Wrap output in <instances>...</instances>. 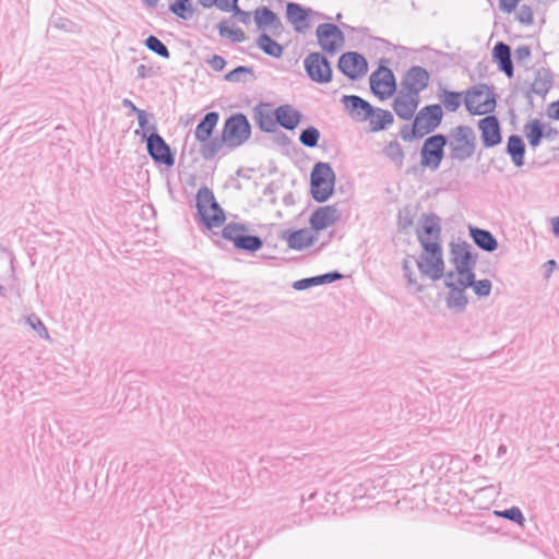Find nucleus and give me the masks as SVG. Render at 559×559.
Here are the masks:
<instances>
[{"instance_id":"obj_40","label":"nucleus","mask_w":559,"mask_h":559,"mask_svg":"<svg viewBox=\"0 0 559 559\" xmlns=\"http://www.w3.org/2000/svg\"><path fill=\"white\" fill-rule=\"evenodd\" d=\"M224 144L227 146V141H223V134L221 133L219 138H211L207 142L202 143L200 153L204 159H212Z\"/></svg>"},{"instance_id":"obj_34","label":"nucleus","mask_w":559,"mask_h":559,"mask_svg":"<svg viewBox=\"0 0 559 559\" xmlns=\"http://www.w3.org/2000/svg\"><path fill=\"white\" fill-rule=\"evenodd\" d=\"M544 129L545 123H543L537 118L531 119L524 124L523 131L527 139L528 145L532 148H536L540 145L542 140L544 139Z\"/></svg>"},{"instance_id":"obj_20","label":"nucleus","mask_w":559,"mask_h":559,"mask_svg":"<svg viewBox=\"0 0 559 559\" xmlns=\"http://www.w3.org/2000/svg\"><path fill=\"white\" fill-rule=\"evenodd\" d=\"M252 118L257 127L264 133L275 132L277 124L272 104L260 102L252 108Z\"/></svg>"},{"instance_id":"obj_43","label":"nucleus","mask_w":559,"mask_h":559,"mask_svg":"<svg viewBox=\"0 0 559 559\" xmlns=\"http://www.w3.org/2000/svg\"><path fill=\"white\" fill-rule=\"evenodd\" d=\"M495 514L499 518L506 519L510 522L518 524L523 527L525 524V516L519 507H511L501 511H495Z\"/></svg>"},{"instance_id":"obj_11","label":"nucleus","mask_w":559,"mask_h":559,"mask_svg":"<svg viewBox=\"0 0 559 559\" xmlns=\"http://www.w3.org/2000/svg\"><path fill=\"white\" fill-rule=\"evenodd\" d=\"M369 83L371 93L381 100L393 96L397 87L393 71L383 64L370 74Z\"/></svg>"},{"instance_id":"obj_24","label":"nucleus","mask_w":559,"mask_h":559,"mask_svg":"<svg viewBox=\"0 0 559 559\" xmlns=\"http://www.w3.org/2000/svg\"><path fill=\"white\" fill-rule=\"evenodd\" d=\"M491 56L498 70L504 73L508 79H512L514 75V66L511 47L504 41H497L492 48Z\"/></svg>"},{"instance_id":"obj_21","label":"nucleus","mask_w":559,"mask_h":559,"mask_svg":"<svg viewBox=\"0 0 559 559\" xmlns=\"http://www.w3.org/2000/svg\"><path fill=\"white\" fill-rule=\"evenodd\" d=\"M278 238L285 240L289 249L302 250L316 242L317 235L307 228L284 229L280 233Z\"/></svg>"},{"instance_id":"obj_56","label":"nucleus","mask_w":559,"mask_h":559,"mask_svg":"<svg viewBox=\"0 0 559 559\" xmlns=\"http://www.w3.org/2000/svg\"><path fill=\"white\" fill-rule=\"evenodd\" d=\"M530 57H531V48L527 45L519 46L514 50V58H515L516 62H519V63Z\"/></svg>"},{"instance_id":"obj_59","label":"nucleus","mask_w":559,"mask_h":559,"mask_svg":"<svg viewBox=\"0 0 559 559\" xmlns=\"http://www.w3.org/2000/svg\"><path fill=\"white\" fill-rule=\"evenodd\" d=\"M229 39L233 43H241V41H243L246 39V34H245V32L241 28H234L229 33Z\"/></svg>"},{"instance_id":"obj_32","label":"nucleus","mask_w":559,"mask_h":559,"mask_svg":"<svg viewBox=\"0 0 559 559\" xmlns=\"http://www.w3.org/2000/svg\"><path fill=\"white\" fill-rule=\"evenodd\" d=\"M218 120L219 114L217 111L206 112L195 128V140L201 143L207 142L212 138L213 131L216 128Z\"/></svg>"},{"instance_id":"obj_47","label":"nucleus","mask_w":559,"mask_h":559,"mask_svg":"<svg viewBox=\"0 0 559 559\" xmlns=\"http://www.w3.org/2000/svg\"><path fill=\"white\" fill-rule=\"evenodd\" d=\"M475 267H467L463 270L456 271L457 278L456 282L467 288H473V286L476 284L478 280H476V275L474 273Z\"/></svg>"},{"instance_id":"obj_63","label":"nucleus","mask_w":559,"mask_h":559,"mask_svg":"<svg viewBox=\"0 0 559 559\" xmlns=\"http://www.w3.org/2000/svg\"><path fill=\"white\" fill-rule=\"evenodd\" d=\"M136 75L139 79H145V78L150 76L147 68L144 64H140L136 68Z\"/></svg>"},{"instance_id":"obj_37","label":"nucleus","mask_w":559,"mask_h":559,"mask_svg":"<svg viewBox=\"0 0 559 559\" xmlns=\"http://www.w3.org/2000/svg\"><path fill=\"white\" fill-rule=\"evenodd\" d=\"M383 155L390 159L396 168H402L404 164V151L396 140L390 141L382 150Z\"/></svg>"},{"instance_id":"obj_29","label":"nucleus","mask_w":559,"mask_h":559,"mask_svg":"<svg viewBox=\"0 0 559 559\" xmlns=\"http://www.w3.org/2000/svg\"><path fill=\"white\" fill-rule=\"evenodd\" d=\"M421 231H417V236L420 234L428 241H441V218L436 213H425L420 217Z\"/></svg>"},{"instance_id":"obj_27","label":"nucleus","mask_w":559,"mask_h":559,"mask_svg":"<svg viewBox=\"0 0 559 559\" xmlns=\"http://www.w3.org/2000/svg\"><path fill=\"white\" fill-rule=\"evenodd\" d=\"M419 104V97L409 95L403 92L396 96L392 103V108L399 118L403 120H411L415 117V111Z\"/></svg>"},{"instance_id":"obj_44","label":"nucleus","mask_w":559,"mask_h":559,"mask_svg":"<svg viewBox=\"0 0 559 559\" xmlns=\"http://www.w3.org/2000/svg\"><path fill=\"white\" fill-rule=\"evenodd\" d=\"M146 48L157 56L169 59L170 52L167 46L156 36L150 35L144 41Z\"/></svg>"},{"instance_id":"obj_54","label":"nucleus","mask_w":559,"mask_h":559,"mask_svg":"<svg viewBox=\"0 0 559 559\" xmlns=\"http://www.w3.org/2000/svg\"><path fill=\"white\" fill-rule=\"evenodd\" d=\"M230 12H233L234 16L245 25H248L251 22V13L242 10L238 4H235V9L230 10Z\"/></svg>"},{"instance_id":"obj_39","label":"nucleus","mask_w":559,"mask_h":559,"mask_svg":"<svg viewBox=\"0 0 559 559\" xmlns=\"http://www.w3.org/2000/svg\"><path fill=\"white\" fill-rule=\"evenodd\" d=\"M416 216V207L412 204H406L399 210L397 213V228L401 231L407 230L414 224Z\"/></svg>"},{"instance_id":"obj_52","label":"nucleus","mask_w":559,"mask_h":559,"mask_svg":"<svg viewBox=\"0 0 559 559\" xmlns=\"http://www.w3.org/2000/svg\"><path fill=\"white\" fill-rule=\"evenodd\" d=\"M492 284L489 280H478L473 286V290L478 298H486L490 295Z\"/></svg>"},{"instance_id":"obj_53","label":"nucleus","mask_w":559,"mask_h":559,"mask_svg":"<svg viewBox=\"0 0 559 559\" xmlns=\"http://www.w3.org/2000/svg\"><path fill=\"white\" fill-rule=\"evenodd\" d=\"M273 133V138H272V141L275 145L280 146V147H287L292 144V140L290 138L276 129L275 132H272Z\"/></svg>"},{"instance_id":"obj_64","label":"nucleus","mask_w":559,"mask_h":559,"mask_svg":"<svg viewBox=\"0 0 559 559\" xmlns=\"http://www.w3.org/2000/svg\"><path fill=\"white\" fill-rule=\"evenodd\" d=\"M551 231L556 237H559V216L551 219Z\"/></svg>"},{"instance_id":"obj_5","label":"nucleus","mask_w":559,"mask_h":559,"mask_svg":"<svg viewBox=\"0 0 559 559\" xmlns=\"http://www.w3.org/2000/svg\"><path fill=\"white\" fill-rule=\"evenodd\" d=\"M464 104L471 115L492 112L497 106L493 88L484 83L473 85L465 93Z\"/></svg>"},{"instance_id":"obj_42","label":"nucleus","mask_w":559,"mask_h":559,"mask_svg":"<svg viewBox=\"0 0 559 559\" xmlns=\"http://www.w3.org/2000/svg\"><path fill=\"white\" fill-rule=\"evenodd\" d=\"M321 133L318 128L313 126H309L306 129L301 130L299 134V142L309 148H313L318 146Z\"/></svg>"},{"instance_id":"obj_6","label":"nucleus","mask_w":559,"mask_h":559,"mask_svg":"<svg viewBox=\"0 0 559 559\" xmlns=\"http://www.w3.org/2000/svg\"><path fill=\"white\" fill-rule=\"evenodd\" d=\"M252 133L248 117L243 112H235L224 121L222 134L223 141H227L229 148H235L246 143Z\"/></svg>"},{"instance_id":"obj_38","label":"nucleus","mask_w":559,"mask_h":559,"mask_svg":"<svg viewBox=\"0 0 559 559\" xmlns=\"http://www.w3.org/2000/svg\"><path fill=\"white\" fill-rule=\"evenodd\" d=\"M462 96L463 93L461 92L443 88L442 93L439 95L442 104L441 107L444 106L448 111H456L462 105Z\"/></svg>"},{"instance_id":"obj_12","label":"nucleus","mask_w":559,"mask_h":559,"mask_svg":"<svg viewBox=\"0 0 559 559\" xmlns=\"http://www.w3.org/2000/svg\"><path fill=\"white\" fill-rule=\"evenodd\" d=\"M308 78L318 84H328L333 79L329 59L321 52H310L304 60Z\"/></svg>"},{"instance_id":"obj_45","label":"nucleus","mask_w":559,"mask_h":559,"mask_svg":"<svg viewBox=\"0 0 559 559\" xmlns=\"http://www.w3.org/2000/svg\"><path fill=\"white\" fill-rule=\"evenodd\" d=\"M146 111H139L138 123L139 129L134 131L135 135H139L143 141V136H147V134H152V132H158L156 123H148Z\"/></svg>"},{"instance_id":"obj_19","label":"nucleus","mask_w":559,"mask_h":559,"mask_svg":"<svg viewBox=\"0 0 559 559\" xmlns=\"http://www.w3.org/2000/svg\"><path fill=\"white\" fill-rule=\"evenodd\" d=\"M341 218V212L336 205H324L316 209L310 217V228L319 233L332 225H334Z\"/></svg>"},{"instance_id":"obj_8","label":"nucleus","mask_w":559,"mask_h":559,"mask_svg":"<svg viewBox=\"0 0 559 559\" xmlns=\"http://www.w3.org/2000/svg\"><path fill=\"white\" fill-rule=\"evenodd\" d=\"M246 231H248L246 224L230 222L224 226L222 237L233 242L239 251L255 253L263 247V240L257 235H246Z\"/></svg>"},{"instance_id":"obj_18","label":"nucleus","mask_w":559,"mask_h":559,"mask_svg":"<svg viewBox=\"0 0 559 559\" xmlns=\"http://www.w3.org/2000/svg\"><path fill=\"white\" fill-rule=\"evenodd\" d=\"M341 103L355 121H367L374 114V106L358 95H343Z\"/></svg>"},{"instance_id":"obj_22","label":"nucleus","mask_w":559,"mask_h":559,"mask_svg":"<svg viewBox=\"0 0 559 559\" xmlns=\"http://www.w3.org/2000/svg\"><path fill=\"white\" fill-rule=\"evenodd\" d=\"M254 23L258 29L269 28L274 36L281 35L284 29L281 19L269 7L261 5L254 10Z\"/></svg>"},{"instance_id":"obj_23","label":"nucleus","mask_w":559,"mask_h":559,"mask_svg":"<svg viewBox=\"0 0 559 559\" xmlns=\"http://www.w3.org/2000/svg\"><path fill=\"white\" fill-rule=\"evenodd\" d=\"M451 254L456 271L476 266L478 255L473 253L472 246L465 240L457 243L452 242Z\"/></svg>"},{"instance_id":"obj_15","label":"nucleus","mask_w":559,"mask_h":559,"mask_svg":"<svg viewBox=\"0 0 559 559\" xmlns=\"http://www.w3.org/2000/svg\"><path fill=\"white\" fill-rule=\"evenodd\" d=\"M430 74L420 66H412L403 75L401 81V91L415 97H419L420 92L429 85Z\"/></svg>"},{"instance_id":"obj_48","label":"nucleus","mask_w":559,"mask_h":559,"mask_svg":"<svg viewBox=\"0 0 559 559\" xmlns=\"http://www.w3.org/2000/svg\"><path fill=\"white\" fill-rule=\"evenodd\" d=\"M26 323L34 330L41 338L49 340V333L41 319L32 313L26 317Z\"/></svg>"},{"instance_id":"obj_50","label":"nucleus","mask_w":559,"mask_h":559,"mask_svg":"<svg viewBox=\"0 0 559 559\" xmlns=\"http://www.w3.org/2000/svg\"><path fill=\"white\" fill-rule=\"evenodd\" d=\"M400 136L405 142H412L414 140L424 138L414 121L412 124L406 123L401 128Z\"/></svg>"},{"instance_id":"obj_16","label":"nucleus","mask_w":559,"mask_h":559,"mask_svg":"<svg viewBox=\"0 0 559 559\" xmlns=\"http://www.w3.org/2000/svg\"><path fill=\"white\" fill-rule=\"evenodd\" d=\"M443 119V109L440 104L424 106L414 117V122L423 136L438 129Z\"/></svg>"},{"instance_id":"obj_46","label":"nucleus","mask_w":559,"mask_h":559,"mask_svg":"<svg viewBox=\"0 0 559 559\" xmlns=\"http://www.w3.org/2000/svg\"><path fill=\"white\" fill-rule=\"evenodd\" d=\"M246 74H250L253 79H255L253 69L251 67L238 66L228 73L225 74L224 79L228 82H247L245 78Z\"/></svg>"},{"instance_id":"obj_30","label":"nucleus","mask_w":559,"mask_h":559,"mask_svg":"<svg viewBox=\"0 0 559 559\" xmlns=\"http://www.w3.org/2000/svg\"><path fill=\"white\" fill-rule=\"evenodd\" d=\"M468 233L473 242L480 250L491 253L498 249V240L490 230L469 225Z\"/></svg>"},{"instance_id":"obj_17","label":"nucleus","mask_w":559,"mask_h":559,"mask_svg":"<svg viewBox=\"0 0 559 559\" xmlns=\"http://www.w3.org/2000/svg\"><path fill=\"white\" fill-rule=\"evenodd\" d=\"M477 126L485 148L495 147L502 142L500 121L495 115H487L485 118L478 120Z\"/></svg>"},{"instance_id":"obj_26","label":"nucleus","mask_w":559,"mask_h":559,"mask_svg":"<svg viewBox=\"0 0 559 559\" xmlns=\"http://www.w3.org/2000/svg\"><path fill=\"white\" fill-rule=\"evenodd\" d=\"M444 286L449 289L445 297L447 308L457 313L465 311L468 298L465 294L466 288L461 286L457 282L444 283Z\"/></svg>"},{"instance_id":"obj_2","label":"nucleus","mask_w":559,"mask_h":559,"mask_svg":"<svg viewBox=\"0 0 559 559\" xmlns=\"http://www.w3.org/2000/svg\"><path fill=\"white\" fill-rule=\"evenodd\" d=\"M336 175L329 163L318 162L310 173V194L318 203L326 202L335 191Z\"/></svg>"},{"instance_id":"obj_51","label":"nucleus","mask_w":559,"mask_h":559,"mask_svg":"<svg viewBox=\"0 0 559 559\" xmlns=\"http://www.w3.org/2000/svg\"><path fill=\"white\" fill-rule=\"evenodd\" d=\"M402 271H403V276L406 280L407 284L409 286H416V292L417 293H421L424 290V286L417 283V280L414 276L412 266H411L409 261L407 259L403 260Z\"/></svg>"},{"instance_id":"obj_4","label":"nucleus","mask_w":559,"mask_h":559,"mask_svg":"<svg viewBox=\"0 0 559 559\" xmlns=\"http://www.w3.org/2000/svg\"><path fill=\"white\" fill-rule=\"evenodd\" d=\"M451 141L448 140L449 158L464 162L471 158L476 150V135L469 126H457L451 130Z\"/></svg>"},{"instance_id":"obj_62","label":"nucleus","mask_w":559,"mask_h":559,"mask_svg":"<svg viewBox=\"0 0 559 559\" xmlns=\"http://www.w3.org/2000/svg\"><path fill=\"white\" fill-rule=\"evenodd\" d=\"M217 27H218L219 36L229 38V33H230L233 29H230V28L227 26V21H226V20H223V21L218 24V26H217Z\"/></svg>"},{"instance_id":"obj_57","label":"nucleus","mask_w":559,"mask_h":559,"mask_svg":"<svg viewBox=\"0 0 559 559\" xmlns=\"http://www.w3.org/2000/svg\"><path fill=\"white\" fill-rule=\"evenodd\" d=\"M207 63L211 66V68L214 70V71H223L225 66H226V60L218 56V55H214L212 56L211 59L207 60Z\"/></svg>"},{"instance_id":"obj_28","label":"nucleus","mask_w":559,"mask_h":559,"mask_svg":"<svg viewBox=\"0 0 559 559\" xmlns=\"http://www.w3.org/2000/svg\"><path fill=\"white\" fill-rule=\"evenodd\" d=\"M554 76L550 69L540 68L535 72L534 82L531 84L530 90L526 91L525 97L532 102V93L538 96H545L552 87Z\"/></svg>"},{"instance_id":"obj_14","label":"nucleus","mask_w":559,"mask_h":559,"mask_svg":"<svg viewBox=\"0 0 559 559\" xmlns=\"http://www.w3.org/2000/svg\"><path fill=\"white\" fill-rule=\"evenodd\" d=\"M337 69L349 80L356 81L368 72V61L357 51H346L340 56Z\"/></svg>"},{"instance_id":"obj_9","label":"nucleus","mask_w":559,"mask_h":559,"mask_svg":"<svg viewBox=\"0 0 559 559\" xmlns=\"http://www.w3.org/2000/svg\"><path fill=\"white\" fill-rule=\"evenodd\" d=\"M146 143V152L156 165H163L171 168L176 163V153L158 132H152L147 136H143Z\"/></svg>"},{"instance_id":"obj_31","label":"nucleus","mask_w":559,"mask_h":559,"mask_svg":"<svg viewBox=\"0 0 559 559\" xmlns=\"http://www.w3.org/2000/svg\"><path fill=\"white\" fill-rule=\"evenodd\" d=\"M344 277L342 273L338 271H332L324 274L311 276V277H305L298 281H295L293 283V288L295 290H306L308 288L319 286V285H325L331 284L336 281H340Z\"/></svg>"},{"instance_id":"obj_49","label":"nucleus","mask_w":559,"mask_h":559,"mask_svg":"<svg viewBox=\"0 0 559 559\" xmlns=\"http://www.w3.org/2000/svg\"><path fill=\"white\" fill-rule=\"evenodd\" d=\"M515 19L522 25L530 26L534 23V12L531 5L523 3L515 13Z\"/></svg>"},{"instance_id":"obj_7","label":"nucleus","mask_w":559,"mask_h":559,"mask_svg":"<svg viewBox=\"0 0 559 559\" xmlns=\"http://www.w3.org/2000/svg\"><path fill=\"white\" fill-rule=\"evenodd\" d=\"M447 145L448 135L443 133L427 136L419 151L420 167L431 171L438 170L445 156L444 148Z\"/></svg>"},{"instance_id":"obj_61","label":"nucleus","mask_w":559,"mask_h":559,"mask_svg":"<svg viewBox=\"0 0 559 559\" xmlns=\"http://www.w3.org/2000/svg\"><path fill=\"white\" fill-rule=\"evenodd\" d=\"M559 135V131L551 127L550 124L545 123L544 129V139L554 140Z\"/></svg>"},{"instance_id":"obj_10","label":"nucleus","mask_w":559,"mask_h":559,"mask_svg":"<svg viewBox=\"0 0 559 559\" xmlns=\"http://www.w3.org/2000/svg\"><path fill=\"white\" fill-rule=\"evenodd\" d=\"M313 16L324 20L329 19V16L312 10L311 8L304 7L300 3L293 1L286 3L285 17L296 33L305 34L310 28L311 19Z\"/></svg>"},{"instance_id":"obj_35","label":"nucleus","mask_w":559,"mask_h":559,"mask_svg":"<svg viewBox=\"0 0 559 559\" xmlns=\"http://www.w3.org/2000/svg\"><path fill=\"white\" fill-rule=\"evenodd\" d=\"M369 130L371 132H379L386 130L394 122V116L390 110L374 107V114L368 118Z\"/></svg>"},{"instance_id":"obj_41","label":"nucleus","mask_w":559,"mask_h":559,"mask_svg":"<svg viewBox=\"0 0 559 559\" xmlns=\"http://www.w3.org/2000/svg\"><path fill=\"white\" fill-rule=\"evenodd\" d=\"M169 11L182 20H190L194 14L195 9L193 8L191 0H175V2L170 3Z\"/></svg>"},{"instance_id":"obj_3","label":"nucleus","mask_w":559,"mask_h":559,"mask_svg":"<svg viewBox=\"0 0 559 559\" xmlns=\"http://www.w3.org/2000/svg\"><path fill=\"white\" fill-rule=\"evenodd\" d=\"M418 241L423 248V254L417 260V267L421 274L438 281L443 276L444 262L442 259V247L437 241H428L420 234Z\"/></svg>"},{"instance_id":"obj_33","label":"nucleus","mask_w":559,"mask_h":559,"mask_svg":"<svg viewBox=\"0 0 559 559\" xmlns=\"http://www.w3.org/2000/svg\"><path fill=\"white\" fill-rule=\"evenodd\" d=\"M526 146L521 135L511 134L508 138L506 153L510 156L515 167H522L524 165Z\"/></svg>"},{"instance_id":"obj_58","label":"nucleus","mask_w":559,"mask_h":559,"mask_svg":"<svg viewBox=\"0 0 559 559\" xmlns=\"http://www.w3.org/2000/svg\"><path fill=\"white\" fill-rule=\"evenodd\" d=\"M239 0H217V9L223 12H230L235 9V4H238Z\"/></svg>"},{"instance_id":"obj_60","label":"nucleus","mask_w":559,"mask_h":559,"mask_svg":"<svg viewBox=\"0 0 559 559\" xmlns=\"http://www.w3.org/2000/svg\"><path fill=\"white\" fill-rule=\"evenodd\" d=\"M547 112L551 119L559 121V99L548 106Z\"/></svg>"},{"instance_id":"obj_1","label":"nucleus","mask_w":559,"mask_h":559,"mask_svg":"<svg viewBox=\"0 0 559 559\" xmlns=\"http://www.w3.org/2000/svg\"><path fill=\"white\" fill-rule=\"evenodd\" d=\"M197 214L195 221L205 229L212 230L215 227L225 225L226 214L217 202L213 191L202 186L195 195Z\"/></svg>"},{"instance_id":"obj_55","label":"nucleus","mask_w":559,"mask_h":559,"mask_svg":"<svg viewBox=\"0 0 559 559\" xmlns=\"http://www.w3.org/2000/svg\"><path fill=\"white\" fill-rule=\"evenodd\" d=\"M522 0H499V9L503 13H511L515 11V9L519 7V3Z\"/></svg>"},{"instance_id":"obj_13","label":"nucleus","mask_w":559,"mask_h":559,"mask_svg":"<svg viewBox=\"0 0 559 559\" xmlns=\"http://www.w3.org/2000/svg\"><path fill=\"white\" fill-rule=\"evenodd\" d=\"M318 44L328 55L336 53L345 41V35L342 29L333 23H322L316 29Z\"/></svg>"},{"instance_id":"obj_25","label":"nucleus","mask_w":559,"mask_h":559,"mask_svg":"<svg viewBox=\"0 0 559 559\" xmlns=\"http://www.w3.org/2000/svg\"><path fill=\"white\" fill-rule=\"evenodd\" d=\"M274 111L276 124L288 131H294L302 120V114L290 104L280 105Z\"/></svg>"},{"instance_id":"obj_36","label":"nucleus","mask_w":559,"mask_h":559,"mask_svg":"<svg viewBox=\"0 0 559 559\" xmlns=\"http://www.w3.org/2000/svg\"><path fill=\"white\" fill-rule=\"evenodd\" d=\"M257 47L262 50L265 55L273 58H281L284 53V47L274 40L269 34L265 32L261 33L257 40Z\"/></svg>"}]
</instances>
